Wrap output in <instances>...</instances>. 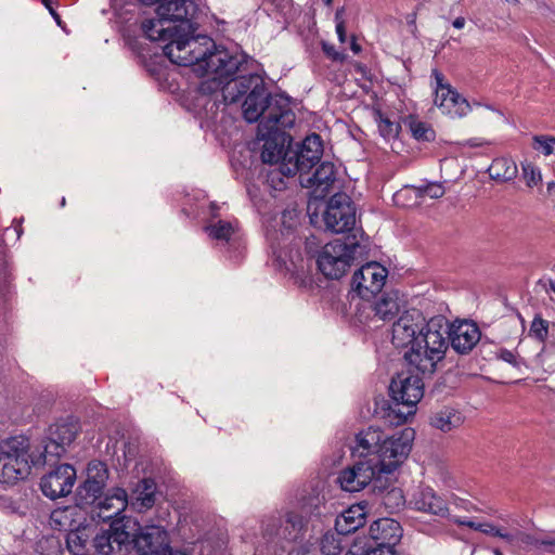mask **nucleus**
<instances>
[{
  "label": "nucleus",
  "instance_id": "f257e3e1",
  "mask_svg": "<svg viewBox=\"0 0 555 555\" xmlns=\"http://www.w3.org/2000/svg\"><path fill=\"white\" fill-rule=\"evenodd\" d=\"M157 3V18L142 23L146 37L166 41L164 54L179 66L191 65L205 55L214 41L207 36H194L191 21L197 11L196 3L193 0H158Z\"/></svg>",
  "mask_w": 555,
  "mask_h": 555
},
{
  "label": "nucleus",
  "instance_id": "f03ea898",
  "mask_svg": "<svg viewBox=\"0 0 555 555\" xmlns=\"http://www.w3.org/2000/svg\"><path fill=\"white\" fill-rule=\"evenodd\" d=\"M242 109L246 121L255 122L260 119L258 134L262 135L292 128L296 120L288 96L280 93L271 94L266 83L254 93H248Z\"/></svg>",
  "mask_w": 555,
  "mask_h": 555
},
{
  "label": "nucleus",
  "instance_id": "7ed1b4c3",
  "mask_svg": "<svg viewBox=\"0 0 555 555\" xmlns=\"http://www.w3.org/2000/svg\"><path fill=\"white\" fill-rule=\"evenodd\" d=\"M392 403L376 401L375 415L389 426H399L415 413V405L424 396V383L417 374L409 371L398 373L389 385Z\"/></svg>",
  "mask_w": 555,
  "mask_h": 555
},
{
  "label": "nucleus",
  "instance_id": "20e7f679",
  "mask_svg": "<svg viewBox=\"0 0 555 555\" xmlns=\"http://www.w3.org/2000/svg\"><path fill=\"white\" fill-rule=\"evenodd\" d=\"M447 333L448 321L444 317L426 320L415 344L404 354L408 362L423 374H433L449 347Z\"/></svg>",
  "mask_w": 555,
  "mask_h": 555
},
{
  "label": "nucleus",
  "instance_id": "39448f33",
  "mask_svg": "<svg viewBox=\"0 0 555 555\" xmlns=\"http://www.w3.org/2000/svg\"><path fill=\"white\" fill-rule=\"evenodd\" d=\"M246 62V54L232 53L224 48L217 47L214 42L212 47H208L207 53L190 66H197L195 70H204L207 75V78L201 82L198 90L202 94L210 95L219 90L223 93L225 82L230 77L242 72Z\"/></svg>",
  "mask_w": 555,
  "mask_h": 555
},
{
  "label": "nucleus",
  "instance_id": "423d86ee",
  "mask_svg": "<svg viewBox=\"0 0 555 555\" xmlns=\"http://www.w3.org/2000/svg\"><path fill=\"white\" fill-rule=\"evenodd\" d=\"M365 251L366 245L362 244L356 234L344 240L336 238L324 245L319 253L318 268L327 279H340L352 262Z\"/></svg>",
  "mask_w": 555,
  "mask_h": 555
},
{
  "label": "nucleus",
  "instance_id": "0eeeda50",
  "mask_svg": "<svg viewBox=\"0 0 555 555\" xmlns=\"http://www.w3.org/2000/svg\"><path fill=\"white\" fill-rule=\"evenodd\" d=\"M29 441L23 436L0 442V482L15 483L30 474Z\"/></svg>",
  "mask_w": 555,
  "mask_h": 555
},
{
  "label": "nucleus",
  "instance_id": "6e6552de",
  "mask_svg": "<svg viewBox=\"0 0 555 555\" xmlns=\"http://www.w3.org/2000/svg\"><path fill=\"white\" fill-rule=\"evenodd\" d=\"M307 528L308 521L304 515L287 511L266 519L263 535L270 543H274L285 551L286 544L301 541L305 538Z\"/></svg>",
  "mask_w": 555,
  "mask_h": 555
},
{
  "label": "nucleus",
  "instance_id": "1a4fd4ad",
  "mask_svg": "<svg viewBox=\"0 0 555 555\" xmlns=\"http://www.w3.org/2000/svg\"><path fill=\"white\" fill-rule=\"evenodd\" d=\"M323 154L321 137L317 133L308 135L297 151H286L283 162L279 164L278 171L271 175L293 177L310 171L317 165Z\"/></svg>",
  "mask_w": 555,
  "mask_h": 555
},
{
  "label": "nucleus",
  "instance_id": "9d476101",
  "mask_svg": "<svg viewBox=\"0 0 555 555\" xmlns=\"http://www.w3.org/2000/svg\"><path fill=\"white\" fill-rule=\"evenodd\" d=\"M414 439V430L404 428L390 437L385 436L378 452L370 457L382 474H391L408 457Z\"/></svg>",
  "mask_w": 555,
  "mask_h": 555
},
{
  "label": "nucleus",
  "instance_id": "9b49d317",
  "mask_svg": "<svg viewBox=\"0 0 555 555\" xmlns=\"http://www.w3.org/2000/svg\"><path fill=\"white\" fill-rule=\"evenodd\" d=\"M382 475L371 459H359L352 466L339 473L337 481L341 489L348 492L361 491L370 483H373L374 491L377 489L378 492H383Z\"/></svg>",
  "mask_w": 555,
  "mask_h": 555
},
{
  "label": "nucleus",
  "instance_id": "f8f14e48",
  "mask_svg": "<svg viewBox=\"0 0 555 555\" xmlns=\"http://www.w3.org/2000/svg\"><path fill=\"white\" fill-rule=\"evenodd\" d=\"M326 230L333 233L351 231L356 224V208L346 193H335L323 214Z\"/></svg>",
  "mask_w": 555,
  "mask_h": 555
},
{
  "label": "nucleus",
  "instance_id": "ddd939ff",
  "mask_svg": "<svg viewBox=\"0 0 555 555\" xmlns=\"http://www.w3.org/2000/svg\"><path fill=\"white\" fill-rule=\"evenodd\" d=\"M388 271L378 262H369L362 266L352 276V289L365 300L378 294L385 283Z\"/></svg>",
  "mask_w": 555,
  "mask_h": 555
},
{
  "label": "nucleus",
  "instance_id": "4468645a",
  "mask_svg": "<svg viewBox=\"0 0 555 555\" xmlns=\"http://www.w3.org/2000/svg\"><path fill=\"white\" fill-rule=\"evenodd\" d=\"M108 479V468L105 463L93 460L88 464L87 478L77 488L76 500L80 505H92L102 495Z\"/></svg>",
  "mask_w": 555,
  "mask_h": 555
},
{
  "label": "nucleus",
  "instance_id": "2eb2a0df",
  "mask_svg": "<svg viewBox=\"0 0 555 555\" xmlns=\"http://www.w3.org/2000/svg\"><path fill=\"white\" fill-rule=\"evenodd\" d=\"M76 481V469L70 464H61L43 475L40 489L47 498L56 500L68 495Z\"/></svg>",
  "mask_w": 555,
  "mask_h": 555
},
{
  "label": "nucleus",
  "instance_id": "dca6fc26",
  "mask_svg": "<svg viewBox=\"0 0 555 555\" xmlns=\"http://www.w3.org/2000/svg\"><path fill=\"white\" fill-rule=\"evenodd\" d=\"M426 318L418 309L404 311L392 325V344L397 348L413 347Z\"/></svg>",
  "mask_w": 555,
  "mask_h": 555
},
{
  "label": "nucleus",
  "instance_id": "f3484780",
  "mask_svg": "<svg viewBox=\"0 0 555 555\" xmlns=\"http://www.w3.org/2000/svg\"><path fill=\"white\" fill-rule=\"evenodd\" d=\"M132 534L124 525L113 524L108 530L95 535L93 546L102 555H126L132 548Z\"/></svg>",
  "mask_w": 555,
  "mask_h": 555
},
{
  "label": "nucleus",
  "instance_id": "a211bd4d",
  "mask_svg": "<svg viewBox=\"0 0 555 555\" xmlns=\"http://www.w3.org/2000/svg\"><path fill=\"white\" fill-rule=\"evenodd\" d=\"M78 429L77 423L73 422H62L50 426L48 441L42 452L44 463L65 454L67 447L76 439Z\"/></svg>",
  "mask_w": 555,
  "mask_h": 555
},
{
  "label": "nucleus",
  "instance_id": "6ab92c4d",
  "mask_svg": "<svg viewBox=\"0 0 555 555\" xmlns=\"http://www.w3.org/2000/svg\"><path fill=\"white\" fill-rule=\"evenodd\" d=\"M300 184L311 190L315 199H323L333 190L336 182V168L331 162H323L312 175L308 172L299 175Z\"/></svg>",
  "mask_w": 555,
  "mask_h": 555
},
{
  "label": "nucleus",
  "instance_id": "aec40b11",
  "mask_svg": "<svg viewBox=\"0 0 555 555\" xmlns=\"http://www.w3.org/2000/svg\"><path fill=\"white\" fill-rule=\"evenodd\" d=\"M169 545L167 531L159 526H146L132 534V547L139 555H158Z\"/></svg>",
  "mask_w": 555,
  "mask_h": 555
},
{
  "label": "nucleus",
  "instance_id": "412c9836",
  "mask_svg": "<svg viewBox=\"0 0 555 555\" xmlns=\"http://www.w3.org/2000/svg\"><path fill=\"white\" fill-rule=\"evenodd\" d=\"M480 330L476 323L463 321L448 325V345L460 354L469 353L480 340Z\"/></svg>",
  "mask_w": 555,
  "mask_h": 555
},
{
  "label": "nucleus",
  "instance_id": "4be33fe9",
  "mask_svg": "<svg viewBox=\"0 0 555 555\" xmlns=\"http://www.w3.org/2000/svg\"><path fill=\"white\" fill-rule=\"evenodd\" d=\"M263 78L258 74L242 75L238 77H230L223 86V101L227 103H235L243 95L254 93L258 88H262Z\"/></svg>",
  "mask_w": 555,
  "mask_h": 555
},
{
  "label": "nucleus",
  "instance_id": "5701e85b",
  "mask_svg": "<svg viewBox=\"0 0 555 555\" xmlns=\"http://www.w3.org/2000/svg\"><path fill=\"white\" fill-rule=\"evenodd\" d=\"M434 103L441 112L451 117H464L470 112L468 101L452 87L436 91Z\"/></svg>",
  "mask_w": 555,
  "mask_h": 555
},
{
  "label": "nucleus",
  "instance_id": "b1692460",
  "mask_svg": "<svg viewBox=\"0 0 555 555\" xmlns=\"http://www.w3.org/2000/svg\"><path fill=\"white\" fill-rule=\"evenodd\" d=\"M385 436L379 427L369 426L356 436V444L351 448L352 455H358L362 460H370L378 452Z\"/></svg>",
  "mask_w": 555,
  "mask_h": 555
},
{
  "label": "nucleus",
  "instance_id": "393cba45",
  "mask_svg": "<svg viewBox=\"0 0 555 555\" xmlns=\"http://www.w3.org/2000/svg\"><path fill=\"white\" fill-rule=\"evenodd\" d=\"M128 505V495L125 489L114 488L98 503V517L104 521L111 520L121 514Z\"/></svg>",
  "mask_w": 555,
  "mask_h": 555
},
{
  "label": "nucleus",
  "instance_id": "a878e982",
  "mask_svg": "<svg viewBox=\"0 0 555 555\" xmlns=\"http://www.w3.org/2000/svg\"><path fill=\"white\" fill-rule=\"evenodd\" d=\"M411 504L415 509L433 515L444 516L448 512L446 501L428 487L417 491L413 495Z\"/></svg>",
  "mask_w": 555,
  "mask_h": 555
},
{
  "label": "nucleus",
  "instance_id": "bb28decb",
  "mask_svg": "<svg viewBox=\"0 0 555 555\" xmlns=\"http://www.w3.org/2000/svg\"><path fill=\"white\" fill-rule=\"evenodd\" d=\"M364 522V508L360 505H353L336 518L335 530L340 534L347 535L357 531Z\"/></svg>",
  "mask_w": 555,
  "mask_h": 555
},
{
  "label": "nucleus",
  "instance_id": "cd10ccee",
  "mask_svg": "<svg viewBox=\"0 0 555 555\" xmlns=\"http://www.w3.org/2000/svg\"><path fill=\"white\" fill-rule=\"evenodd\" d=\"M132 505L143 512L151 508L156 501V483L152 478H144L138 482L133 490Z\"/></svg>",
  "mask_w": 555,
  "mask_h": 555
},
{
  "label": "nucleus",
  "instance_id": "c85d7f7f",
  "mask_svg": "<svg viewBox=\"0 0 555 555\" xmlns=\"http://www.w3.org/2000/svg\"><path fill=\"white\" fill-rule=\"evenodd\" d=\"M369 308L379 320H391L400 310L398 293L382 295L374 304H369Z\"/></svg>",
  "mask_w": 555,
  "mask_h": 555
},
{
  "label": "nucleus",
  "instance_id": "c756f323",
  "mask_svg": "<svg viewBox=\"0 0 555 555\" xmlns=\"http://www.w3.org/2000/svg\"><path fill=\"white\" fill-rule=\"evenodd\" d=\"M464 422V417L461 412L453 408H443L436 412L430 417V424L433 427L448 433L454 428L460 427Z\"/></svg>",
  "mask_w": 555,
  "mask_h": 555
},
{
  "label": "nucleus",
  "instance_id": "7c9ffc66",
  "mask_svg": "<svg viewBox=\"0 0 555 555\" xmlns=\"http://www.w3.org/2000/svg\"><path fill=\"white\" fill-rule=\"evenodd\" d=\"M446 190L440 183H428L426 185L421 186H411L404 188L400 192L395 195L397 202L403 196H408L414 194L416 202L415 204H421V201L425 197H429L431 199L440 198L444 195Z\"/></svg>",
  "mask_w": 555,
  "mask_h": 555
},
{
  "label": "nucleus",
  "instance_id": "2f4dec72",
  "mask_svg": "<svg viewBox=\"0 0 555 555\" xmlns=\"http://www.w3.org/2000/svg\"><path fill=\"white\" fill-rule=\"evenodd\" d=\"M491 179L500 182H508L517 177L518 168L516 163L506 157L495 158L488 169Z\"/></svg>",
  "mask_w": 555,
  "mask_h": 555
},
{
  "label": "nucleus",
  "instance_id": "473e14b6",
  "mask_svg": "<svg viewBox=\"0 0 555 555\" xmlns=\"http://www.w3.org/2000/svg\"><path fill=\"white\" fill-rule=\"evenodd\" d=\"M281 130L273 131L268 135L258 134L262 140H264L262 151H261V159L267 164H278L284 157V146L283 144H279L275 140V135Z\"/></svg>",
  "mask_w": 555,
  "mask_h": 555
},
{
  "label": "nucleus",
  "instance_id": "72a5a7b5",
  "mask_svg": "<svg viewBox=\"0 0 555 555\" xmlns=\"http://www.w3.org/2000/svg\"><path fill=\"white\" fill-rule=\"evenodd\" d=\"M330 514L331 508L327 506L324 496L320 494L309 495L301 505V515L309 516L310 518L322 519Z\"/></svg>",
  "mask_w": 555,
  "mask_h": 555
},
{
  "label": "nucleus",
  "instance_id": "f704fd0d",
  "mask_svg": "<svg viewBox=\"0 0 555 555\" xmlns=\"http://www.w3.org/2000/svg\"><path fill=\"white\" fill-rule=\"evenodd\" d=\"M404 125L408 126L412 137L417 141L430 142L436 138V132L431 126L425 121L420 120L415 116H408L404 119Z\"/></svg>",
  "mask_w": 555,
  "mask_h": 555
},
{
  "label": "nucleus",
  "instance_id": "c9c22d12",
  "mask_svg": "<svg viewBox=\"0 0 555 555\" xmlns=\"http://www.w3.org/2000/svg\"><path fill=\"white\" fill-rule=\"evenodd\" d=\"M341 535L335 531H327L323 534L320 550L324 555H339L343 551Z\"/></svg>",
  "mask_w": 555,
  "mask_h": 555
},
{
  "label": "nucleus",
  "instance_id": "e433bc0d",
  "mask_svg": "<svg viewBox=\"0 0 555 555\" xmlns=\"http://www.w3.org/2000/svg\"><path fill=\"white\" fill-rule=\"evenodd\" d=\"M88 539L83 531L70 529L66 535L67 548L74 555H83Z\"/></svg>",
  "mask_w": 555,
  "mask_h": 555
},
{
  "label": "nucleus",
  "instance_id": "4c0bfd02",
  "mask_svg": "<svg viewBox=\"0 0 555 555\" xmlns=\"http://www.w3.org/2000/svg\"><path fill=\"white\" fill-rule=\"evenodd\" d=\"M206 232L214 240L229 241L234 233V227L231 222L219 220L218 222L206 227Z\"/></svg>",
  "mask_w": 555,
  "mask_h": 555
},
{
  "label": "nucleus",
  "instance_id": "58836bf2",
  "mask_svg": "<svg viewBox=\"0 0 555 555\" xmlns=\"http://www.w3.org/2000/svg\"><path fill=\"white\" fill-rule=\"evenodd\" d=\"M509 537L512 538V540H507V543L512 546L524 548L533 546L537 548H541V539H537L535 537L524 531L517 530L514 533H509Z\"/></svg>",
  "mask_w": 555,
  "mask_h": 555
},
{
  "label": "nucleus",
  "instance_id": "ea45409f",
  "mask_svg": "<svg viewBox=\"0 0 555 555\" xmlns=\"http://www.w3.org/2000/svg\"><path fill=\"white\" fill-rule=\"evenodd\" d=\"M522 178L528 188H534L542 182V173L538 166L530 162L521 163Z\"/></svg>",
  "mask_w": 555,
  "mask_h": 555
},
{
  "label": "nucleus",
  "instance_id": "a19ab883",
  "mask_svg": "<svg viewBox=\"0 0 555 555\" xmlns=\"http://www.w3.org/2000/svg\"><path fill=\"white\" fill-rule=\"evenodd\" d=\"M532 149L542 153L544 156H550L555 153V137L551 135H533Z\"/></svg>",
  "mask_w": 555,
  "mask_h": 555
},
{
  "label": "nucleus",
  "instance_id": "79ce46f5",
  "mask_svg": "<svg viewBox=\"0 0 555 555\" xmlns=\"http://www.w3.org/2000/svg\"><path fill=\"white\" fill-rule=\"evenodd\" d=\"M529 335L541 343L545 341L548 335V321L537 314L531 322Z\"/></svg>",
  "mask_w": 555,
  "mask_h": 555
},
{
  "label": "nucleus",
  "instance_id": "37998d69",
  "mask_svg": "<svg viewBox=\"0 0 555 555\" xmlns=\"http://www.w3.org/2000/svg\"><path fill=\"white\" fill-rule=\"evenodd\" d=\"M378 130L380 134L386 139L397 138L400 131V125L398 122L391 121L387 117H380Z\"/></svg>",
  "mask_w": 555,
  "mask_h": 555
},
{
  "label": "nucleus",
  "instance_id": "c03bdc74",
  "mask_svg": "<svg viewBox=\"0 0 555 555\" xmlns=\"http://www.w3.org/2000/svg\"><path fill=\"white\" fill-rule=\"evenodd\" d=\"M74 514H75V508H73V507H66L64 509H56V511L52 512L51 519L53 522H55L60 526V530L61 529L66 530L68 520L72 519Z\"/></svg>",
  "mask_w": 555,
  "mask_h": 555
},
{
  "label": "nucleus",
  "instance_id": "a18cd8bd",
  "mask_svg": "<svg viewBox=\"0 0 555 555\" xmlns=\"http://www.w3.org/2000/svg\"><path fill=\"white\" fill-rule=\"evenodd\" d=\"M480 532L486 534H490L493 537H499L507 542V540H512L508 532L503 531L502 529L493 526L490 522H483Z\"/></svg>",
  "mask_w": 555,
  "mask_h": 555
},
{
  "label": "nucleus",
  "instance_id": "49530a36",
  "mask_svg": "<svg viewBox=\"0 0 555 555\" xmlns=\"http://www.w3.org/2000/svg\"><path fill=\"white\" fill-rule=\"evenodd\" d=\"M323 51L333 61L341 62L345 59V55L343 53L337 52L336 49L334 48V46L323 43Z\"/></svg>",
  "mask_w": 555,
  "mask_h": 555
},
{
  "label": "nucleus",
  "instance_id": "de8ad7c7",
  "mask_svg": "<svg viewBox=\"0 0 555 555\" xmlns=\"http://www.w3.org/2000/svg\"><path fill=\"white\" fill-rule=\"evenodd\" d=\"M340 12L341 11L338 10L336 12V15H335V18L337 21L336 33H337L339 41L340 42H345L346 41V27H345L344 21L339 20L340 18Z\"/></svg>",
  "mask_w": 555,
  "mask_h": 555
},
{
  "label": "nucleus",
  "instance_id": "09e8293b",
  "mask_svg": "<svg viewBox=\"0 0 555 555\" xmlns=\"http://www.w3.org/2000/svg\"><path fill=\"white\" fill-rule=\"evenodd\" d=\"M500 358L514 366H519L520 364V361L518 360L517 356L514 352L506 349L501 350Z\"/></svg>",
  "mask_w": 555,
  "mask_h": 555
},
{
  "label": "nucleus",
  "instance_id": "8fccbe9b",
  "mask_svg": "<svg viewBox=\"0 0 555 555\" xmlns=\"http://www.w3.org/2000/svg\"><path fill=\"white\" fill-rule=\"evenodd\" d=\"M541 548L550 554H555V538H543L540 542Z\"/></svg>",
  "mask_w": 555,
  "mask_h": 555
},
{
  "label": "nucleus",
  "instance_id": "3c124183",
  "mask_svg": "<svg viewBox=\"0 0 555 555\" xmlns=\"http://www.w3.org/2000/svg\"><path fill=\"white\" fill-rule=\"evenodd\" d=\"M433 77L435 78L436 80V91H439L440 89L442 88H449L451 87L450 85L448 83H443V75L438 70V69H434L433 73H431Z\"/></svg>",
  "mask_w": 555,
  "mask_h": 555
},
{
  "label": "nucleus",
  "instance_id": "603ef678",
  "mask_svg": "<svg viewBox=\"0 0 555 555\" xmlns=\"http://www.w3.org/2000/svg\"><path fill=\"white\" fill-rule=\"evenodd\" d=\"M455 522H457L459 525L461 526H467L474 530H477V531H480L481 530V527H482V524L483 522H476V521H473V520H462V519H456Z\"/></svg>",
  "mask_w": 555,
  "mask_h": 555
},
{
  "label": "nucleus",
  "instance_id": "864d4df0",
  "mask_svg": "<svg viewBox=\"0 0 555 555\" xmlns=\"http://www.w3.org/2000/svg\"><path fill=\"white\" fill-rule=\"evenodd\" d=\"M545 196L555 198V182H547Z\"/></svg>",
  "mask_w": 555,
  "mask_h": 555
},
{
  "label": "nucleus",
  "instance_id": "5fc2aeb1",
  "mask_svg": "<svg viewBox=\"0 0 555 555\" xmlns=\"http://www.w3.org/2000/svg\"><path fill=\"white\" fill-rule=\"evenodd\" d=\"M465 18L462 17V16H459L456 17L454 21H453V27L457 28V29H462L464 26H465Z\"/></svg>",
  "mask_w": 555,
  "mask_h": 555
},
{
  "label": "nucleus",
  "instance_id": "6e6d98bb",
  "mask_svg": "<svg viewBox=\"0 0 555 555\" xmlns=\"http://www.w3.org/2000/svg\"><path fill=\"white\" fill-rule=\"evenodd\" d=\"M386 496L387 498L393 496L396 499L402 500L401 492L398 489H392L391 491L387 492Z\"/></svg>",
  "mask_w": 555,
  "mask_h": 555
},
{
  "label": "nucleus",
  "instance_id": "4d7b16f0",
  "mask_svg": "<svg viewBox=\"0 0 555 555\" xmlns=\"http://www.w3.org/2000/svg\"><path fill=\"white\" fill-rule=\"evenodd\" d=\"M49 11L51 13V15L55 18V21L57 22V24H61V20H60V16L59 14L49 5Z\"/></svg>",
  "mask_w": 555,
  "mask_h": 555
},
{
  "label": "nucleus",
  "instance_id": "13d9d810",
  "mask_svg": "<svg viewBox=\"0 0 555 555\" xmlns=\"http://www.w3.org/2000/svg\"><path fill=\"white\" fill-rule=\"evenodd\" d=\"M351 50H352L354 53H359V52H360V50H361L360 46H359L354 40L351 42Z\"/></svg>",
  "mask_w": 555,
  "mask_h": 555
},
{
  "label": "nucleus",
  "instance_id": "bf43d9fd",
  "mask_svg": "<svg viewBox=\"0 0 555 555\" xmlns=\"http://www.w3.org/2000/svg\"><path fill=\"white\" fill-rule=\"evenodd\" d=\"M144 5H153L158 2V0H139Z\"/></svg>",
  "mask_w": 555,
  "mask_h": 555
},
{
  "label": "nucleus",
  "instance_id": "052dcab7",
  "mask_svg": "<svg viewBox=\"0 0 555 555\" xmlns=\"http://www.w3.org/2000/svg\"><path fill=\"white\" fill-rule=\"evenodd\" d=\"M548 286L550 289L555 294V281H550Z\"/></svg>",
  "mask_w": 555,
  "mask_h": 555
},
{
  "label": "nucleus",
  "instance_id": "680f3d73",
  "mask_svg": "<svg viewBox=\"0 0 555 555\" xmlns=\"http://www.w3.org/2000/svg\"><path fill=\"white\" fill-rule=\"evenodd\" d=\"M41 1H42V3H43L47 8H49V5H50V0H41Z\"/></svg>",
  "mask_w": 555,
  "mask_h": 555
},
{
  "label": "nucleus",
  "instance_id": "e2e57ef3",
  "mask_svg": "<svg viewBox=\"0 0 555 555\" xmlns=\"http://www.w3.org/2000/svg\"><path fill=\"white\" fill-rule=\"evenodd\" d=\"M326 5H331L333 0H323Z\"/></svg>",
  "mask_w": 555,
  "mask_h": 555
},
{
  "label": "nucleus",
  "instance_id": "0e129e2a",
  "mask_svg": "<svg viewBox=\"0 0 555 555\" xmlns=\"http://www.w3.org/2000/svg\"><path fill=\"white\" fill-rule=\"evenodd\" d=\"M494 555H502V553H501V551H500V550L495 548V550H494Z\"/></svg>",
  "mask_w": 555,
  "mask_h": 555
},
{
  "label": "nucleus",
  "instance_id": "69168bd1",
  "mask_svg": "<svg viewBox=\"0 0 555 555\" xmlns=\"http://www.w3.org/2000/svg\"><path fill=\"white\" fill-rule=\"evenodd\" d=\"M61 205H62V206H64V205H65V198H64V197L62 198Z\"/></svg>",
  "mask_w": 555,
  "mask_h": 555
}]
</instances>
